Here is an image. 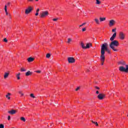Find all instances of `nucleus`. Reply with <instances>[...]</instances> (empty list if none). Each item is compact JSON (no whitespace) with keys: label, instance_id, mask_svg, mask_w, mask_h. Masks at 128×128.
Wrapping results in <instances>:
<instances>
[{"label":"nucleus","instance_id":"obj_1","mask_svg":"<svg viewBox=\"0 0 128 128\" xmlns=\"http://www.w3.org/2000/svg\"><path fill=\"white\" fill-rule=\"evenodd\" d=\"M116 37V33H114L112 36L110 38V40L111 41L110 44L109 46L114 50V52H118V50L116 48V47L120 46V42L118 40H114V38Z\"/></svg>","mask_w":128,"mask_h":128},{"label":"nucleus","instance_id":"obj_2","mask_svg":"<svg viewBox=\"0 0 128 128\" xmlns=\"http://www.w3.org/2000/svg\"><path fill=\"white\" fill-rule=\"evenodd\" d=\"M108 43L105 42L102 44L101 46V55L100 56V60L101 61L102 66H104V60H106V57L104 56V50L107 52L108 54H110V51L108 48Z\"/></svg>","mask_w":128,"mask_h":128},{"label":"nucleus","instance_id":"obj_3","mask_svg":"<svg viewBox=\"0 0 128 128\" xmlns=\"http://www.w3.org/2000/svg\"><path fill=\"white\" fill-rule=\"evenodd\" d=\"M119 70L120 72H128V65H126L125 67H124V66H120Z\"/></svg>","mask_w":128,"mask_h":128},{"label":"nucleus","instance_id":"obj_4","mask_svg":"<svg viewBox=\"0 0 128 128\" xmlns=\"http://www.w3.org/2000/svg\"><path fill=\"white\" fill-rule=\"evenodd\" d=\"M118 37L120 40H124L126 38V34L123 32H119Z\"/></svg>","mask_w":128,"mask_h":128},{"label":"nucleus","instance_id":"obj_5","mask_svg":"<svg viewBox=\"0 0 128 128\" xmlns=\"http://www.w3.org/2000/svg\"><path fill=\"white\" fill-rule=\"evenodd\" d=\"M48 11H44L42 12L40 14V18H46L48 16Z\"/></svg>","mask_w":128,"mask_h":128},{"label":"nucleus","instance_id":"obj_6","mask_svg":"<svg viewBox=\"0 0 128 128\" xmlns=\"http://www.w3.org/2000/svg\"><path fill=\"white\" fill-rule=\"evenodd\" d=\"M68 60L69 64H74V62H76V59H74V58L73 57L68 58Z\"/></svg>","mask_w":128,"mask_h":128},{"label":"nucleus","instance_id":"obj_7","mask_svg":"<svg viewBox=\"0 0 128 128\" xmlns=\"http://www.w3.org/2000/svg\"><path fill=\"white\" fill-rule=\"evenodd\" d=\"M114 24H116V21L114 20H109V24H108L109 26L110 27L114 26Z\"/></svg>","mask_w":128,"mask_h":128},{"label":"nucleus","instance_id":"obj_8","mask_svg":"<svg viewBox=\"0 0 128 128\" xmlns=\"http://www.w3.org/2000/svg\"><path fill=\"white\" fill-rule=\"evenodd\" d=\"M32 10V7H28L25 10L26 14H28L30 13Z\"/></svg>","mask_w":128,"mask_h":128},{"label":"nucleus","instance_id":"obj_9","mask_svg":"<svg viewBox=\"0 0 128 128\" xmlns=\"http://www.w3.org/2000/svg\"><path fill=\"white\" fill-rule=\"evenodd\" d=\"M118 64H120V66H128V64H126V62L123 60H122L118 62Z\"/></svg>","mask_w":128,"mask_h":128},{"label":"nucleus","instance_id":"obj_10","mask_svg":"<svg viewBox=\"0 0 128 128\" xmlns=\"http://www.w3.org/2000/svg\"><path fill=\"white\" fill-rule=\"evenodd\" d=\"M10 76V72H5L4 73V80H6L8 78V76Z\"/></svg>","mask_w":128,"mask_h":128},{"label":"nucleus","instance_id":"obj_11","mask_svg":"<svg viewBox=\"0 0 128 128\" xmlns=\"http://www.w3.org/2000/svg\"><path fill=\"white\" fill-rule=\"evenodd\" d=\"M16 113V110H10L8 111V114H14Z\"/></svg>","mask_w":128,"mask_h":128},{"label":"nucleus","instance_id":"obj_12","mask_svg":"<svg viewBox=\"0 0 128 128\" xmlns=\"http://www.w3.org/2000/svg\"><path fill=\"white\" fill-rule=\"evenodd\" d=\"M98 100H104V94H100L98 95Z\"/></svg>","mask_w":128,"mask_h":128},{"label":"nucleus","instance_id":"obj_13","mask_svg":"<svg viewBox=\"0 0 128 128\" xmlns=\"http://www.w3.org/2000/svg\"><path fill=\"white\" fill-rule=\"evenodd\" d=\"M34 60V58L30 57L28 58V62H32Z\"/></svg>","mask_w":128,"mask_h":128},{"label":"nucleus","instance_id":"obj_14","mask_svg":"<svg viewBox=\"0 0 128 128\" xmlns=\"http://www.w3.org/2000/svg\"><path fill=\"white\" fill-rule=\"evenodd\" d=\"M92 44L91 43H88L86 44V48H90V46H92Z\"/></svg>","mask_w":128,"mask_h":128},{"label":"nucleus","instance_id":"obj_15","mask_svg":"<svg viewBox=\"0 0 128 128\" xmlns=\"http://www.w3.org/2000/svg\"><path fill=\"white\" fill-rule=\"evenodd\" d=\"M16 78L18 80H20V72H18L16 74Z\"/></svg>","mask_w":128,"mask_h":128},{"label":"nucleus","instance_id":"obj_16","mask_svg":"<svg viewBox=\"0 0 128 128\" xmlns=\"http://www.w3.org/2000/svg\"><path fill=\"white\" fill-rule=\"evenodd\" d=\"M10 96H12V94L8 93L6 96V98H8V100H10Z\"/></svg>","mask_w":128,"mask_h":128},{"label":"nucleus","instance_id":"obj_17","mask_svg":"<svg viewBox=\"0 0 128 128\" xmlns=\"http://www.w3.org/2000/svg\"><path fill=\"white\" fill-rule=\"evenodd\" d=\"M32 74V72H31L30 71H28L26 73V76H30Z\"/></svg>","mask_w":128,"mask_h":128},{"label":"nucleus","instance_id":"obj_18","mask_svg":"<svg viewBox=\"0 0 128 128\" xmlns=\"http://www.w3.org/2000/svg\"><path fill=\"white\" fill-rule=\"evenodd\" d=\"M80 46H81L82 48L86 50V46L84 45V42H80Z\"/></svg>","mask_w":128,"mask_h":128},{"label":"nucleus","instance_id":"obj_19","mask_svg":"<svg viewBox=\"0 0 128 128\" xmlns=\"http://www.w3.org/2000/svg\"><path fill=\"white\" fill-rule=\"evenodd\" d=\"M106 17H104V18H102V17H100V22H104V20H106Z\"/></svg>","mask_w":128,"mask_h":128},{"label":"nucleus","instance_id":"obj_20","mask_svg":"<svg viewBox=\"0 0 128 128\" xmlns=\"http://www.w3.org/2000/svg\"><path fill=\"white\" fill-rule=\"evenodd\" d=\"M4 10L6 14V16H8L9 14H8V9H6V6H5Z\"/></svg>","mask_w":128,"mask_h":128},{"label":"nucleus","instance_id":"obj_21","mask_svg":"<svg viewBox=\"0 0 128 128\" xmlns=\"http://www.w3.org/2000/svg\"><path fill=\"white\" fill-rule=\"evenodd\" d=\"M72 42V40L70 38H68L67 44H70Z\"/></svg>","mask_w":128,"mask_h":128},{"label":"nucleus","instance_id":"obj_22","mask_svg":"<svg viewBox=\"0 0 128 128\" xmlns=\"http://www.w3.org/2000/svg\"><path fill=\"white\" fill-rule=\"evenodd\" d=\"M94 21L96 22V24H100V20H98V19L95 18Z\"/></svg>","mask_w":128,"mask_h":128},{"label":"nucleus","instance_id":"obj_23","mask_svg":"<svg viewBox=\"0 0 128 128\" xmlns=\"http://www.w3.org/2000/svg\"><path fill=\"white\" fill-rule=\"evenodd\" d=\"M102 2L100 0H96V4H100Z\"/></svg>","mask_w":128,"mask_h":128},{"label":"nucleus","instance_id":"obj_24","mask_svg":"<svg viewBox=\"0 0 128 128\" xmlns=\"http://www.w3.org/2000/svg\"><path fill=\"white\" fill-rule=\"evenodd\" d=\"M26 68H20L21 72H26Z\"/></svg>","mask_w":128,"mask_h":128},{"label":"nucleus","instance_id":"obj_25","mask_svg":"<svg viewBox=\"0 0 128 128\" xmlns=\"http://www.w3.org/2000/svg\"><path fill=\"white\" fill-rule=\"evenodd\" d=\"M20 120H22V122H26V118H24V117H21L20 118Z\"/></svg>","mask_w":128,"mask_h":128},{"label":"nucleus","instance_id":"obj_26","mask_svg":"<svg viewBox=\"0 0 128 128\" xmlns=\"http://www.w3.org/2000/svg\"><path fill=\"white\" fill-rule=\"evenodd\" d=\"M116 28H114L112 30V32H114V34L116 33Z\"/></svg>","mask_w":128,"mask_h":128},{"label":"nucleus","instance_id":"obj_27","mask_svg":"<svg viewBox=\"0 0 128 128\" xmlns=\"http://www.w3.org/2000/svg\"><path fill=\"white\" fill-rule=\"evenodd\" d=\"M5 6H6V10H8V6H10V2H8Z\"/></svg>","mask_w":128,"mask_h":128},{"label":"nucleus","instance_id":"obj_28","mask_svg":"<svg viewBox=\"0 0 128 128\" xmlns=\"http://www.w3.org/2000/svg\"><path fill=\"white\" fill-rule=\"evenodd\" d=\"M46 58H50V54H46Z\"/></svg>","mask_w":128,"mask_h":128},{"label":"nucleus","instance_id":"obj_29","mask_svg":"<svg viewBox=\"0 0 128 128\" xmlns=\"http://www.w3.org/2000/svg\"><path fill=\"white\" fill-rule=\"evenodd\" d=\"M18 94L21 95V96H24V94L22 93V91H19Z\"/></svg>","mask_w":128,"mask_h":128},{"label":"nucleus","instance_id":"obj_30","mask_svg":"<svg viewBox=\"0 0 128 128\" xmlns=\"http://www.w3.org/2000/svg\"><path fill=\"white\" fill-rule=\"evenodd\" d=\"M30 96L31 98H36V96H34V94H30Z\"/></svg>","mask_w":128,"mask_h":128},{"label":"nucleus","instance_id":"obj_31","mask_svg":"<svg viewBox=\"0 0 128 128\" xmlns=\"http://www.w3.org/2000/svg\"><path fill=\"white\" fill-rule=\"evenodd\" d=\"M34 0V2H38V0H28V2H32Z\"/></svg>","mask_w":128,"mask_h":128},{"label":"nucleus","instance_id":"obj_32","mask_svg":"<svg viewBox=\"0 0 128 128\" xmlns=\"http://www.w3.org/2000/svg\"><path fill=\"white\" fill-rule=\"evenodd\" d=\"M0 128H4V126L3 124H0Z\"/></svg>","mask_w":128,"mask_h":128},{"label":"nucleus","instance_id":"obj_33","mask_svg":"<svg viewBox=\"0 0 128 128\" xmlns=\"http://www.w3.org/2000/svg\"><path fill=\"white\" fill-rule=\"evenodd\" d=\"M52 20L54 22H56V20H58V18H53Z\"/></svg>","mask_w":128,"mask_h":128},{"label":"nucleus","instance_id":"obj_34","mask_svg":"<svg viewBox=\"0 0 128 128\" xmlns=\"http://www.w3.org/2000/svg\"><path fill=\"white\" fill-rule=\"evenodd\" d=\"M35 72H37L38 74H40L42 72V71L38 70H36Z\"/></svg>","mask_w":128,"mask_h":128},{"label":"nucleus","instance_id":"obj_35","mask_svg":"<svg viewBox=\"0 0 128 128\" xmlns=\"http://www.w3.org/2000/svg\"><path fill=\"white\" fill-rule=\"evenodd\" d=\"M4 42H8V40L6 39V38H4Z\"/></svg>","mask_w":128,"mask_h":128},{"label":"nucleus","instance_id":"obj_36","mask_svg":"<svg viewBox=\"0 0 128 128\" xmlns=\"http://www.w3.org/2000/svg\"><path fill=\"white\" fill-rule=\"evenodd\" d=\"M8 16L9 17V18L12 19V15H10V14H8Z\"/></svg>","mask_w":128,"mask_h":128},{"label":"nucleus","instance_id":"obj_37","mask_svg":"<svg viewBox=\"0 0 128 128\" xmlns=\"http://www.w3.org/2000/svg\"><path fill=\"white\" fill-rule=\"evenodd\" d=\"M8 120H10V116H8Z\"/></svg>","mask_w":128,"mask_h":128},{"label":"nucleus","instance_id":"obj_38","mask_svg":"<svg viewBox=\"0 0 128 128\" xmlns=\"http://www.w3.org/2000/svg\"><path fill=\"white\" fill-rule=\"evenodd\" d=\"M86 28H82V32H86Z\"/></svg>","mask_w":128,"mask_h":128},{"label":"nucleus","instance_id":"obj_39","mask_svg":"<svg viewBox=\"0 0 128 128\" xmlns=\"http://www.w3.org/2000/svg\"><path fill=\"white\" fill-rule=\"evenodd\" d=\"M40 12V8H38L36 10V12Z\"/></svg>","mask_w":128,"mask_h":128},{"label":"nucleus","instance_id":"obj_40","mask_svg":"<svg viewBox=\"0 0 128 128\" xmlns=\"http://www.w3.org/2000/svg\"><path fill=\"white\" fill-rule=\"evenodd\" d=\"M35 16H38V12H36Z\"/></svg>","mask_w":128,"mask_h":128},{"label":"nucleus","instance_id":"obj_41","mask_svg":"<svg viewBox=\"0 0 128 128\" xmlns=\"http://www.w3.org/2000/svg\"><path fill=\"white\" fill-rule=\"evenodd\" d=\"M78 90H80V87H78V88L76 89V91H78Z\"/></svg>","mask_w":128,"mask_h":128},{"label":"nucleus","instance_id":"obj_42","mask_svg":"<svg viewBox=\"0 0 128 128\" xmlns=\"http://www.w3.org/2000/svg\"><path fill=\"white\" fill-rule=\"evenodd\" d=\"M95 124L96 126H98V122H95Z\"/></svg>","mask_w":128,"mask_h":128},{"label":"nucleus","instance_id":"obj_43","mask_svg":"<svg viewBox=\"0 0 128 128\" xmlns=\"http://www.w3.org/2000/svg\"><path fill=\"white\" fill-rule=\"evenodd\" d=\"M96 90H100V88H98V86H96Z\"/></svg>","mask_w":128,"mask_h":128},{"label":"nucleus","instance_id":"obj_44","mask_svg":"<svg viewBox=\"0 0 128 128\" xmlns=\"http://www.w3.org/2000/svg\"><path fill=\"white\" fill-rule=\"evenodd\" d=\"M92 124H96V122H94L93 120L92 121Z\"/></svg>","mask_w":128,"mask_h":128},{"label":"nucleus","instance_id":"obj_45","mask_svg":"<svg viewBox=\"0 0 128 128\" xmlns=\"http://www.w3.org/2000/svg\"><path fill=\"white\" fill-rule=\"evenodd\" d=\"M98 93H99V92H98V90L96 91V94H98Z\"/></svg>","mask_w":128,"mask_h":128},{"label":"nucleus","instance_id":"obj_46","mask_svg":"<svg viewBox=\"0 0 128 128\" xmlns=\"http://www.w3.org/2000/svg\"><path fill=\"white\" fill-rule=\"evenodd\" d=\"M84 24H86V23H83V24H82V26H84Z\"/></svg>","mask_w":128,"mask_h":128},{"label":"nucleus","instance_id":"obj_47","mask_svg":"<svg viewBox=\"0 0 128 128\" xmlns=\"http://www.w3.org/2000/svg\"><path fill=\"white\" fill-rule=\"evenodd\" d=\"M82 26H83L82 24L80 26V27H82Z\"/></svg>","mask_w":128,"mask_h":128},{"label":"nucleus","instance_id":"obj_48","mask_svg":"<svg viewBox=\"0 0 128 128\" xmlns=\"http://www.w3.org/2000/svg\"><path fill=\"white\" fill-rule=\"evenodd\" d=\"M127 116H128V114Z\"/></svg>","mask_w":128,"mask_h":128}]
</instances>
